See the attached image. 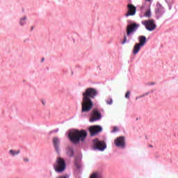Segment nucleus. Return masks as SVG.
<instances>
[{
    "label": "nucleus",
    "instance_id": "obj_26",
    "mask_svg": "<svg viewBox=\"0 0 178 178\" xmlns=\"http://www.w3.org/2000/svg\"><path fill=\"white\" fill-rule=\"evenodd\" d=\"M24 162H29V159L24 158Z\"/></svg>",
    "mask_w": 178,
    "mask_h": 178
},
{
    "label": "nucleus",
    "instance_id": "obj_8",
    "mask_svg": "<svg viewBox=\"0 0 178 178\" xmlns=\"http://www.w3.org/2000/svg\"><path fill=\"white\" fill-rule=\"evenodd\" d=\"M101 131H102V127L99 125H94L89 127V132L92 136L101 133Z\"/></svg>",
    "mask_w": 178,
    "mask_h": 178
},
{
    "label": "nucleus",
    "instance_id": "obj_14",
    "mask_svg": "<svg viewBox=\"0 0 178 178\" xmlns=\"http://www.w3.org/2000/svg\"><path fill=\"white\" fill-rule=\"evenodd\" d=\"M141 47L140 44L136 43L134 47V50H133V54L134 55H136V54H138V52L140 51V49H141Z\"/></svg>",
    "mask_w": 178,
    "mask_h": 178
},
{
    "label": "nucleus",
    "instance_id": "obj_23",
    "mask_svg": "<svg viewBox=\"0 0 178 178\" xmlns=\"http://www.w3.org/2000/svg\"><path fill=\"white\" fill-rule=\"evenodd\" d=\"M126 42H127V37L126 35H124V40L122 42V44H126Z\"/></svg>",
    "mask_w": 178,
    "mask_h": 178
},
{
    "label": "nucleus",
    "instance_id": "obj_17",
    "mask_svg": "<svg viewBox=\"0 0 178 178\" xmlns=\"http://www.w3.org/2000/svg\"><path fill=\"white\" fill-rule=\"evenodd\" d=\"M90 178H102V175L99 172H94L90 175Z\"/></svg>",
    "mask_w": 178,
    "mask_h": 178
},
{
    "label": "nucleus",
    "instance_id": "obj_12",
    "mask_svg": "<svg viewBox=\"0 0 178 178\" xmlns=\"http://www.w3.org/2000/svg\"><path fill=\"white\" fill-rule=\"evenodd\" d=\"M53 144L55 147L56 151L58 152L59 151V138L54 137L53 138Z\"/></svg>",
    "mask_w": 178,
    "mask_h": 178
},
{
    "label": "nucleus",
    "instance_id": "obj_15",
    "mask_svg": "<svg viewBox=\"0 0 178 178\" xmlns=\"http://www.w3.org/2000/svg\"><path fill=\"white\" fill-rule=\"evenodd\" d=\"M74 165L76 169H81V160L80 159H75Z\"/></svg>",
    "mask_w": 178,
    "mask_h": 178
},
{
    "label": "nucleus",
    "instance_id": "obj_21",
    "mask_svg": "<svg viewBox=\"0 0 178 178\" xmlns=\"http://www.w3.org/2000/svg\"><path fill=\"white\" fill-rule=\"evenodd\" d=\"M130 94H131V92L129 90L127 91V92L125 94V98L129 99L130 98Z\"/></svg>",
    "mask_w": 178,
    "mask_h": 178
},
{
    "label": "nucleus",
    "instance_id": "obj_30",
    "mask_svg": "<svg viewBox=\"0 0 178 178\" xmlns=\"http://www.w3.org/2000/svg\"><path fill=\"white\" fill-rule=\"evenodd\" d=\"M33 29H34V27L32 26V27H31V30H33Z\"/></svg>",
    "mask_w": 178,
    "mask_h": 178
},
{
    "label": "nucleus",
    "instance_id": "obj_16",
    "mask_svg": "<svg viewBox=\"0 0 178 178\" xmlns=\"http://www.w3.org/2000/svg\"><path fill=\"white\" fill-rule=\"evenodd\" d=\"M67 155H68L70 157L73 156L74 155V151L73 150V147H68L67 148Z\"/></svg>",
    "mask_w": 178,
    "mask_h": 178
},
{
    "label": "nucleus",
    "instance_id": "obj_2",
    "mask_svg": "<svg viewBox=\"0 0 178 178\" xmlns=\"http://www.w3.org/2000/svg\"><path fill=\"white\" fill-rule=\"evenodd\" d=\"M68 137L72 143L76 144L80 141H84L86 140L87 137V131L84 130L79 131L77 129L71 130L68 133Z\"/></svg>",
    "mask_w": 178,
    "mask_h": 178
},
{
    "label": "nucleus",
    "instance_id": "obj_24",
    "mask_svg": "<svg viewBox=\"0 0 178 178\" xmlns=\"http://www.w3.org/2000/svg\"><path fill=\"white\" fill-rule=\"evenodd\" d=\"M112 102H113L112 99L106 100V104H108V105H112Z\"/></svg>",
    "mask_w": 178,
    "mask_h": 178
},
{
    "label": "nucleus",
    "instance_id": "obj_13",
    "mask_svg": "<svg viewBox=\"0 0 178 178\" xmlns=\"http://www.w3.org/2000/svg\"><path fill=\"white\" fill-rule=\"evenodd\" d=\"M162 13H163V7H162V6L159 4L156 6V15L161 16V15H162Z\"/></svg>",
    "mask_w": 178,
    "mask_h": 178
},
{
    "label": "nucleus",
    "instance_id": "obj_3",
    "mask_svg": "<svg viewBox=\"0 0 178 178\" xmlns=\"http://www.w3.org/2000/svg\"><path fill=\"white\" fill-rule=\"evenodd\" d=\"M54 170L57 173H62L66 170V162L60 157H58L55 163L54 164Z\"/></svg>",
    "mask_w": 178,
    "mask_h": 178
},
{
    "label": "nucleus",
    "instance_id": "obj_19",
    "mask_svg": "<svg viewBox=\"0 0 178 178\" xmlns=\"http://www.w3.org/2000/svg\"><path fill=\"white\" fill-rule=\"evenodd\" d=\"M27 19L26 16H24L23 18H22L19 21L20 26H24L26 24V19Z\"/></svg>",
    "mask_w": 178,
    "mask_h": 178
},
{
    "label": "nucleus",
    "instance_id": "obj_27",
    "mask_svg": "<svg viewBox=\"0 0 178 178\" xmlns=\"http://www.w3.org/2000/svg\"><path fill=\"white\" fill-rule=\"evenodd\" d=\"M41 60H42V62H44V60H45V58H42Z\"/></svg>",
    "mask_w": 178,
    "mask_h": 178
},
{
    "label": "nucleus",
    "instance_id": "obj_1",
    "mask_svg": "<svg viewBox=\"0 0 178 178\" xmlns=\"http://www.w3.org/2000/svg\"><path fill=\"white\" fill-rule=\"evenodd\" d=\"M98 90L93 88H88L82 93L81 112L82 113H88L92 109L94 103L91 99H95L98 95Z\"/></svg>",
    "mask_w": 178,
    "mask_h": 178
},
{
    "label": "nucleus",
    "instance_id": "obj_22",
    "mask_svg": "<svg viewBox=\"0 0 178 178\" xmlns=\"http://www.w3.org/2000/svg\"><path fill=\"white\" fill-rule=\"evenodd\" d=\"M119 129H118V127H113L112 133H116V131H118Z\"/></svg>",
    "mask_w": 178,
    "mask_h": 178
},
{
    "label": "nucleus",
    "instance_id": "obj_20",
    "mask_svg": "<svg viewBox=\"0 0 178 178\" xmlns=\"http://www.w3.org/2000/svg\"><path fill=\"white\" fill-rule=\"evenodd\" d=\"M151 10L150 9H148L145 11V14H144V16L145 17H151Z\"/></svg>",
    "mask_w": 178,
    "mask_h": 178
},
{
    "label": "nucleus",
    "instance_id": "obj_10",
    "mask_svg": "<svg viewBox=\"0 0 178 178\" xmlns=\"http://www.w3.org/2000/svg\"><path fill=\"white\" fill-rule=\"evenodd\" d=\"M101 119V113L97 109H93L92 112V117L90 119V122H94Z\"/></svg>",
    "mask_w": 178,
    "mask_h": 178
},
{
    "label": "nucleus",
    "instance_id": "obj_29",
    "mask_svg": "<svg viewBox=\"0 0 178 178\" xmlns=\"http://www.w3.org/2000/svg\"><path fill=\"white\" fill-rule=\"evenodd\" d=\"M149 147H150V148H152V145H149Z\"/></svg>",
    "mask_w": 178,
    "mask_h": 178
},
{
    "label": "nucleus",
    "instance_id": "obj_5",
    "mask_svg": "<svg viewBox=\"0 0 178 178\" xmlns=\"http://www.w3.org/2000/svg\"><path fill=\"white\" fill-rule=\"evenodd\" d=\"M93 147L95 149H99V151H104L105 148H106V145L105 142L101 141L98 140V138H95L93 140Z\"/></svg>",
    "mask_w": 178,
    "mask_h": 178
},
{
    "label": "nucleus",
    "instance_id": "obj_9",
    "mask_svg": "<svg viewBox=\"0 0 178 178\" xmlns=\"http://www.w3.org/2000/svg\"><path fill=\"white\" fill-rule=\"evenodd\" d=\"M114 144L116 145V147L124 148V147L126 146V140L124 136H120L117 138L114 141Z\"/></svg>",
    "mask_w": 178,
    "mask_h": 178
},
{
    "label": "nucleus",
    "instance_id": "obj_25",
    "mask_svg": "<svg viewBox=\"0 0 178 178\" xmlns=\"http://www.w3.org/2000/svg\"><path fill=\"white\" fill-rule=\"evenodd\" d=\"M57 178H69V175H62V176H59Z\"/></svg>",
    "mask_w": 178,
    "mask_h": 178
},
{
    "label": "nucleus",
    "instance_id": "obj_6",
    "mask_svg": "<svg viewBox=\"0 0 178 178\" xmlns=\"http://www.w3.org/2000/svg\"><path fill=\"white\" fill-rule=\"evenodd\" d=\"M140 27V25L137 23H132L127 26V35H130V34H133L134 31H137V29Z\"/></svg>",
    "mask_w": 178,
    "mask_h": 178
},
{
    "label": "nucleus",
    "instance_id": "obj_32",
    "mask_svg": "<svg viewBox=\"0 0 178 178\" xmlns=\"http://www.w3.org/2000/svg\"><path fill=\"white\" fill-rule=\"evenodd\" d=\"M147 1H148V2H150L151 0H147Z\"/></svg>",
    "mask_w": 178,
    "mask_h": 178
},
{
    "label": "nucleus",
    "instance_id": "obj_18",
    "mask_svg": "<svg viewBox=\"0 0 178 178\" xmlns=\"http://www.w3.org/2000/svg\"><path fill=\"white\" fill-rule=\"evenodd\" d=\"M9 154L10 155H12L13 156H15V155H19V154H20V150H17V152L13 150V149H10L9 151Z\"/></svg>",
    "mask_w": 178,
    "mask_h": 178
},
{
    "label": "nucleus",
    "instance_id": "obj_33",
    "mask_svg": "<svg viewBox=\"0 0 178 178\" xmlns=\"http://www.w3.org/2000/svg\"><path fill=\"white\" fill-rule=\"evenodd\" d=\"M136 99H138V97H136Z\"/></svg>",
    "mask_w": 178,
    "mask_h": 178
},
{
    "label": "nucleus",
    "instance_id": "obj_7",
    "mask_svg": "<svg viewBox=\"0 0 178 178\" xmlns=\"http://www.w3.org/2000/svg\"><path fill=\"white\" fill-rule=\"evenodd\" d=\"M137 12V8L134 6L133 4L127 5V11L125 14L126 17H129V16H135Z\"/></svg>",
    "mask_w": 178,
    "mask_h": 178
},
{
    "label": "nucleus",
    "instance_id": "obj_31",
    "mask_svg": "<svg viewBox=\"0 0 178 178\" xmlns=\"http://www.w3.org/2000/svg\"><path fill=\"white\" fill-rule=\"evenodd\" d=\"M42 104H43V105H45V103H44V102H42Z\"/></svg>",
    "mask_w": 178,
    "mask_h": 178
},
{
    "label": "nucleus",
    "instance_id": "obj_28",
    "mask_svg": "<svg viewBox=\"0 0 178 178\" xmlns=\"http://www.w3.org/2000/svg\"><path fill=\"white\" fill-rule=\"evenodd\" d=\"M142 97H144V95L139 96V98H142Z\"/></svg>",
    "mask_w": 178,
    "mask_h": 178
},
{
    "label": "nucleus",
    "instance_id": "obj_11",
    "mask_svg": "<svg viewBox=\"0 0 178 178\" xmlns=\"http://www.w3.org/2000/svg\"><path fill=\"white\" fill-rule=\"evenodd\" d=\"M139 43H138L139 45L144 47L145 44L147 43V38L144 35H140L138 37Z\"/></svg>",
    "mask_w": 178,
    "mask_h": 178
},
{
    "label": "nucleus",
    "instance_id": "obj_4",
    "mask_svg": "<svg viewBox=\"0 0 178 178\" xmlns=\"http://www.w3.org/2000/svg\"><path fill=\"white\" fill-rule=\"evenodd\" d=\"M142 24L145 26L146 30H148V31H154L156 29V24L154 19L143 21Z\"/></svg>",
    "mask_w": 178,
    "mask_h": 178
}]
</instances>
